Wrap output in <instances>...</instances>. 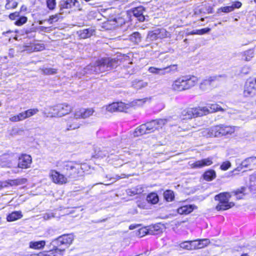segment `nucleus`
Instances as JSON below:
<instances>
[{
	"label": "nucleus",
	"instance_id": "49530a36",
	"mask_svg": "<svg viewBox=\"0 0 256 256\" xmlns=\"http://www.w3.org/2000/svg\"><path fill=\"white\" fill-rule=\"evenodd\" d=\"M180 248L188 250H192V242L190 241H185L180 244Z\"/></svg>",
	"mask_w": 256,
	"mask_h": 256
},
{
	"label": "nucleus",
	"instance_id": "680f3d73",
	"mask_svg": "<svg viewBox=\"0 0 256 256\" xmlns=\"http://www.w3.org/2000/svg\"><path fill=\"white\" fill-rule=\"evenodd\" d=\"M58 20V15H53L50 17V18L48 20V22L51 24L54 22H56Z\"/></svg>",
	"mask_w": 256,
	"mask_h": 256
},
{
	"label": "nucleus",
	"instance_id": "603ef678",
	"mask_svg": "<svg viewBox=\"0 0 256 256\" xmlns=\"http://www.w3.org/2000/svg\"><path fill=\"white\" fill-rule=\"evenodd\" d=\"M150 98H146L142 99H138L134 101V102L138 106H142L146 102H150Z\"/></svg>",
	"mask_w": 256,
	"mask_h": 256
},
{
	"label": "nucleus",
	"instance_id": "f03ea898",
	"mask_svg": "<svg viewBox=\"0 0 256 256\" xmlns=\"http://www.w3.org/2000/svg\"><path fill=\"white\" fill-rule=\"evenodd\" d=\"M198 82V78L194 76H183L174 80L171 86L172 90L183 91L188 90L195 86Z\"/></svg>",
	"mask_w": 256,
	"mask_h": 256
},
{
	"label": "nucleus",
	"instance_id": "c756f323",
	"mask_svg": "<svg viewBox=\"0 0 256 256\" xmlns=\"http://www.w3.org/2000/svg\"><path fill=\"white\" fill-rule=\"evenodd\" d=\"M234 206L233 202H218L216 207L217 210H224L231 208Z\"/></svg>",
	"mask_w": 256,
	"mask_h": 256
},
{
	"label": "nucleus",
	"instance_id": "ea45409f",
	"mask_svg": "<svg viewBox=\"0 0 256 256\" xmlns=\"http://www.w3.org/2000/svg\"><path fill=\"white\" fill-rule=\"evenodd\" d=\"M130 40L134 43L138 44L141 41V36L139 32H134L130 36Z\"/></svg>",
	"mask_w": 256,
	"mask_h": 256
},
{
	"label": "nucleus",
	"instance_id": "8fccbe9b",
	"mask_svg": "<svg viewBox=\"0 0 256 256\" xmlns=\"http://www.w3.org/2000/svg\"><path fill=\"white\" fill-rule=\"evenodd\" d=\"M56 106H49L48 107H46L44 108V111L42 112L43 114L46 116V117H49V116H48V112H57V110H56Z\"/></svg>",
	"mask_w": 256,
	"mask_h": 256
},
{
	"label": "nucleus",
	"instance_id": "79ce46f5",
	"mask_svg": "<svg viewBox=\"0 0 256 256\" xmlns=\"http://www.w3.org/2000/svg\"><path fill=\"white\" fill-rule=\"evenodd\" d=\"M10 186H16L15 180H9L7 181L0 182V189Z\"/></svg>",
	"mask_w": 256,
	"mask_h": 256
},
{
	"label": "nucleus",
	"instance_id": "6ab92c4d",
	"mask_svg": "<svg viewBox=\"0 0 256 256\" xmlns=\"http://www.w3.org/2000/svg\"><path fill=\"white\" fill-rule=\"evenodd\" d=\"M192 249H200L207 246L210 243V240L208 238L198 239L194 240H191Z\"/></svg>",
	"mask_w": 256,
	"mask_h": 256
},
{
	"label": "nucleus",
	"instance_id": "5701e85b",
	"mask_svg": "<svg viewBox=\"0 0 256 256\" xmlns=\"http://www.w3.org/2000/svg\"><path fill=\"white\" fill-rule=\"evenodd\" d=\"M73 0H64L60 3V10L64 12V10H68V12H72Z\"/></svg>",
	"mask_w": 256,
	"mask_h": 256
},
{
	"label": "nucleus",
	"instance_id": "13d9d810",
	"mask_svg": "<svg viewBox=\"0 0 256 256\" xmlns=\"http://www.w3.org/2000/svg\"><path fill=\"white\" fill-rule=\"evenodd\" d=\"M231 166L230 162L228 161H226L222 164L220 166V168L223 170H226L230 168Z\"/></svg>",
	"mask_w": 256,
	"mask_h": 256
},
{
	"label": "nucleus",
	"instance_id": "4c0bfd02",
	"mask_svg": "<svg viewBox=\"0 0 256 256\" xmlns=\"http://www.w3.org/2000/svg\"><path fill=\"white\" fill-rule=\"evenodd\" d=\"M146 200L152 204H156L158 202V196L156 193L152 192L147 196Z\"/></svg>",
	"mask_w": 256,
	"mask_h": 256
},
{
	"label": "nucleus",
	"instance_id": "cd10ccee",
	"mask_svg": "<svg viewBox=\"0 0 256 256\" xmlns=\"http://www.w3.org/2000/svg\"><path fill=\"white\" fill-rule=\"evenodd\" d=\"M203 178L206 181H212L216 177V172L213 170H209L206 171L202 175Z\"/></svg>",
	"mask_w": 256,
	"mask_h": 256
},
{
	"label": "nucleus",
	"instance_id": "bf43d9fd",
	"mask_svg": "<svg viewBox=\"0 0 256 256\" xmlns=\"http://www.w3.org/2000/svg\"><path fill=\"white\" fill-rule=\"evenodd\" d=\"M210 28H202L200 30H197V32L198 35H202L208 33L210 32Z\"/></svg>",
	"mask_w": 256,
	"mask_h": 256
},
{
	"label": "nucleus",
	"instance_id": "f704fd0d",
	"mask_svg": "<svg viewBox=\"0 0 256 256\" xmlns=\"http://www.w3.org/2000/svg\"><path fill=\"white\" fill-rule=\"evenodd\" d=\"M169 68V67H166L164 68H156L155 67H150L148 68V72L150 73L157 74L160 75H164L166 74V70Z\"/></svg>",
	"mask_w": 256,
	"mask_h": 256
},
{
	"label": "nucleus",
	"instance_id": "393cba45",
	"mask_svg": "<svg viewBox=\"0 0 256 256\" xmlns=\"http://www.w3.org/2000/svg\"><path fill=\"white\" fill-rule=\"evenodd\" d=\"M256 164V157L252 156L246 158L241 163V166L248 168Z\"/></svg>",
	"mask_w": 256,
	"mask_h": 256
},
{
	"label": "nucleus",
	"instance_id": "4468645a",
	"mask_svg": "<svg viewBox=\"0 0 256 256\" xmlns=\"http://www.w3.org/2000/svg\"><path fill=\"white\" fill-rule=\"evenodd\" d=\"M129 106L122 102H113L106 106V110L110 112L116 111L124 112L127 110Z\"/></svg>",
	"mask_w": 256,
	"mask_h": 256
},
{
	"label": "nucleus",
	"instance_id": "2f4dec72",
	"mask_svg": "<svg viewBox=\"0 0 256 256\" xmlns=\"http://www.w3.org/2000/svg\"><path fill=\"white\" fill-rule=\"evenodd\" d=\"M164 225H148L150 234H158L162 232V228L160 226Z\"/></svg>",
	"mask_w": 256,
	"mask_h": 256
},
{
	"label": "nucleus",
	"instance_id": "2eb2a0df",
	"mask_svg": "<svg viewBox=\"0 0 256 256\" xmlns=\"http://www.w3.org/2000/svg\"><path fill=\"white\" fill-rule=\"evenodd\" d=\"M200 108L202 116L206 115L209 113L224 110L223 108L216 104H208L206 106H200Z\"/></svg>",
	"mask_w": 256,
	"mask_h": 256
},
{
	"label": "nucleus",
	"instance_id": "dca6fc26",
	"mask_svg": "<svg viewBox=\"0 0 256 256\" xmlns=\"http://www.w3.org/2000/svg\"><path fill=\"white\" fill-rule=\"evenodd\" d=\"M94 110L92 108H80L74 112V116L76 118H86L92 115Z\"/></svg>",
	"mask_w": 256,
	"mask_h": 256
},
{
	"label": "nucleus",
	"instance_id": "f3484780",
	"mask_svg": "<svg viewBox=\"0 0 256 256\" xmlns=\"http://www.w3.org/2000/svg\"><path fill=\"white\" fill-rule=\"evenodd\" d=\"M142 225H130V230H134L137 228L136 232V235L141 238L147 234H150V228L148 225L140 228Z\"/></svg>",
	"mask_w": 256,
	"mask_h": 256
},
{
	"label": "nucleus",
	"instance_id": "e2e57ef3",
	"mask_svg": "<svg viewBox=\"0 0 256 256\" xmlns=\"http://www.w3.org/2000/svg\"><path fill=\"white\" fill-rule=\"evenodd\" d=\"M20 13L18 12H15L12 13L9 15V18L11 20H15L16 18L19 16Z\"/></svg>",
	"mask_w": 256,
	"mask_h": 256
},
{
	"label": "nucleus",
	"instance_id": "f8f14e48",
	"mask_svg": "<svg viewBox=\"0 0 256 256\" xmlns=\"http://www.w3.org/2000/svg\"><path fill=\"white\" fill-rule=\"evenodd\" d=\"M212 164V158H208L194 162H189L188 165L192 168H200L204 166H209Z\"/></svg>",
	"mask_w": 256,
	"mask_h": 256
},
{
	"label": "nucleus",
	"instance_id": "9b49d317",
	"mask_svg": "<svg viewBox=\"0 0 256 256\" xmlns=\"http://www.w3.org/2000/svg\"><path fill=\"white\" fill-rule=\"evenodd\" d=\"M214 131L216 132V137L231 134L234 132V128L223 125L214 126Z\"/></svg>",
	"mask_w": 256,
	"mask_h": 256
},
{
	"label": "nucleus",
	"instance_id": "7c9ffc66",
	"mask_svg": "<svg viewBox=\"0 0 256 256\" xmlns=\"http://www.w3.org/2000/svg\"><path fill=\"white\" fill-rule=\"evenodd\" d=\"M27 118L25 111L19 113L16 116H12L10 118V121L12 122H18L22 121Z\"/></svg>",
	"mask_w": 256,
	"mask_h": 256
},
{
	"label": "nucleus",
	"instance_id": "864d4df0",
	"mask_svg": "<svg viewBox=\"0 0 256 256\" xmlns=\"http://www.w3.org/2000/svg\"><path fill=\"white\" fill-rule=\"evenodd\" d=\"M47 7L48 9L52 10L56 6V0H46Z\"/></svg>",
	"mask_w": 256,
	"mask_h": 256
},
{
	"label": "nucleus",
	"instance_id": "5fc2aeb1",
	"mask_svg": "<svg viewBox=\"0 0 256 256\" xmlns=\"http://www.w3.org/2000/svg\"><path fill=\"white\" fill-rule=\"evenodd\" d=\"M42 70L46 74H52L56 73V70L52 68H44Z\"/></svg>",
	"mask_w": 256,
	"mask_h": 256
},
{
	"label": "nucleus",
	"instance_id": "052dcab7",
	"mask_svg": "<svg viewBox=\"0 0 256 256\" xmlns=\"http://www.w3.org/2000/svg\"><path fill=\"white\" fill-rule=\"evenodd\" d=\"M34 51H40L44 48V46L42 44H37L34 45Z\"/></svg>",
	"mask_w": 256,
	"mask_h": 256
},
{
	"label": "nucleus",
	"instance_id": "6e6d98bb",
	"mask_svg": "<svg viewBox=\"0 0 256 256\" xmlns=\"http://www.w3.org/2000/svg\"><path fill=\"white\" fill-rule=\"evenodd\" d=\"M16 186H20L25 184L27 182V179L26 178H18L15 179Z\"/></svg>",
	"mask_w": 256,
	"mask_h": 256
},
{
	"label": "nucleus",
	"instance_id": "412c9836",
	"mask_svg": "<svg viewBox=\"0 0 256 256\" xmlns=\"http://www.w3.org/2000/svg\"><path fill=\"white\" fill-rule=\"evenodd\" d=\"M144 10L145 9L143 6H140L134 8L132 12L134 16L137 18L140 22H144L145 20L144 16L143 14Z\"/></svg>",
	"mask_w": 256,
	"mask_h": 256
},
{
	"label": "nucleus",
	"instance_id": "7ed1b4c3",
	"mask_svg": "<svg viewBox=\"0 0 256 256\" xmlns=\"http://www.w3.org/2000/svg\"><path fill=\"white\" fill-rule=\"evenodd\" d=\"M64 170L68 178H76L82 176L84 172L82 166L78 163L70 162L64 165Z\"/></svg>",
	"mask_w": 256,
	"mask_h": 256
},
{
	"label": "nucleus",
	"instance_id": "de8ad7c7",
	"mask_svg": "<svg viewBox=\"0 0 256 256\" xmlns=\"http://www.w3.org/2000/svg\"><path fill=\"white\" fill-rule=\"evenodd\" d=\"M39 112V110L37 108H30L26 110H25L26 118H28L36 114Z\"/></svg>",
	"mask_w": 256,
	"mask_h": 256
},
{
	"label": "nucleus",
	"instance_id": "4d7b16f0",
	"mask_svg": "<svg viewBox=\"0 0 256 256\" xmlns=\"http://www.w3.org/2000/svg\"><path fill=\"white\" fill-rule=\"evenodd\" d=\"M34 32V28L30 27V28H24V30H21L20 34L22 35H24V34H28Z\"/></svg>",
	"mask_w": 256,
	"mask_h": 256
},
{
	"label": "nucleus",
	"instance_id": "c03bdc74",
	"mask_svg": "<svg viewBox=\"0 0 256 256\" xmlns=\"http://www.w3.org/2000/svg\"><path fill=\"white\" fill-rule=\"evenodd\" d=\"M82 4L77 0H73L72 2V11H82Z\"/></svg>",
	"mask_w": 256,
	"mask_h": 256
},
{
	"label": "nucleus",
	"instance_id": "338daca9",
	"mask_svg": "<svg viewBox=\"0 0 256 256\" xmlns=\"http://www.w3.org/2000/svg\"><path fill=\"white\" fill-rule=\"evenodd\" d=\"M38 29L40 31H45L46 28L43 26H40L38 28Z\"/></svg>",
	"mask_w": 256,
	"mask_h": 256
},
{
	"label": "nucleus",
	"instance_id": "bb28decb",
	"mask_svg": "<svg viewBox=\"0 0 256 256\" xmlns=\"http://www.w3.org/2000/svg\"><path fill=\"white\" fill-rule=\"evenodd\" d=\"M230 195L228 192L221 193L215 196V200H218V202H229Z\"/></svg>",
	"mask_w": 256,
	"mask_h": 256
},
{
	"label": "nucleus",
	"instance_id": "6e6552de",
	"mask_svg": "<svg viewBox=\"0 0 256 256\" xmlns=\"http://www.w3.org/2000/svg\"><path fill=\"white\" fill-rule=\"evenodd\" d=\"M256 82L252 80H248L244 86L243 94L245 97H252L256 95Z\"/></svg>",
	"mask_w": 256,
	"mask_h": 256
},
{
	"label": "nucleus",
	"instance_id": "4be33fe9",
	"mask_svg": "<svg viewBox=\"0 0 256 256\" xmlns=\"http://www.w3.org/2000/svg\"><path fill=\"white\" fill-rule=\"evenodd\" d=\"M64 249L53 248L48 251L44 252L42 256H63Z\"/></svg>",
	"mask_w": 256,
	"mask_h": 256
},
{
	"label": "nucleus",
	"instance_id": "a18cd8bd",
	"mask_svg": "<svg viewBox=\"0 0 256 256\" xmlns=\"http://www.w3.org/2000/svg\"><path fill=\"white\" fill-rule=\"evenodd\" d=\"M143 192L142 188L141 186H138L136 188L129 190L128 193L130 194H137L142 193Z\"/></svg>",
	"mask_w": 256,
	"mask_h": 256
},
{
	"label": "nucleus",
	"instance_id": "aec40b11",
	"mask_svg": "<svg viewBox=\"0 0 256 256\" xmlns=\"http://www.w3.org/2000/svg\"><path fill=\"white\" fill-rule=\"evenodd\" d=\"M242 4L240 2H235L231 6L221 7L218 10V13L222 12L224 13H228L234 10V8H239L241 7Z\"/></svg>",
	"mask_w": 256,
	"mask_h": 256
},
{
	"label": "nucleus",
	"instance_id": "72a5a7b5",
	"mask_svg": "<svg viewBox=\"0 0 256 256\" xmlns=\"http://www.w3.org/2000/svg\"><path fill=\"white\" fill-rule=\"evenodd\" d=\"M78 118H76L74 116V118L72 120V122H68V130H74L80 128L81 124L78 122Z\"/></svg>",
	"mask_w": 256,
	"mask_h": 256
},
{
	"label": "nucleus",
	"instance_id": "1a4fd4ad",
	"mask_svg": "<svg viewBox=\"0 0 256 256\" xmlns=\"http://www.w3.org/2000/svg\"><path fill=\"white\" fill-rule=\"evenodd\" d=\"M218 79L216 76H212L202 80L200 83L199 88L202 91L210 90L213 86V84Z\"/></svg>",
	"mask_w": 256,
	"mask_h": 256
},
{
	"label": "nucleus",
	"instance_id": "37998d69",
	"mask_svg": "<svg viewBox=\"0 0 256 256\" xmlns=\"http://www.w3.org/2000/svg\"><path fill=\"white\" fill-rule=\"evenodd\" d=\"M164 196L166 200L168 202H171L174 198V194L172 191L167 190L164 192Z\"/></svg>",
	"mask_w": 256,
	"mask_h": 256
},
{
	"label": "nucleus",
	"instance_id": "ddd939ff",
	"mask_svg": "<svg viewBox=\"0 0 256 256\" xmlns=\"http://www.w3.org/2000/svg\"><path fill=\"white\" fill-rule=\"evenodd\" d=\"M32 162L30 156L26 154H22L18 159V167L21 168H30Z\"/></svg>",
	"mask_w": 256,
	"mask_h": 256
},
{
	"label": "nucleus",
	"instance_id": "a19ab883",
	"mask_svg": "<svg viewBox=\"0 0 256 256\" xmlns=\"http://www.w3.org/2000/svg\"><path fill=\"white\" fill-rule=\"evenodd\" d=\"M148 83L142 80H134L132 82L133 86L136 89H140L146 86Z\"/></svg>",
	"mask_w": 256,
	"mask_h": 256
},
{
	"label": "nucleus",
	"instance_id": "f257e3e1",
	"mask_svg": "<svg viewBox=\"0 0 256 256\" xmlns=\"http://www.w3.org/2000/svg\"><path fill=\"white\" fill-rule=\"evenodd\" d=\"M117 64L118 62L116 60L104 58L96 62L94 65L88 66L86 70H90V73H100L114 68Z\"/></svg>",
	"mask_w": 256,
	"mask_h": 256
},
{
	"label": "nucleus",
	"instance_id": "0eeeda50",
	"mask_svg": "<svg viewBox=\"0 0 256 256\" xmlns=\"http://www.w3.org/2000/svg\"><path fill=\"white\" fill-rule=\"evenodd\" d=\"M166 122V119H159L146 122L144 124V126H146V130L148 134L162 128Z\"/></svg>",
	"mask_w": 256,
	"mask_h": 256
},
{
	"label": "nucleus",
	"instance_id": "69168bd1",
	"mask_svg": "<svg viewBox=\"0 0 256 256\" xmlns=\"http://www.w3.org/2000/svg\"><path fill=\"white\" fill-rule=\"evenodd\" d=\"M138 206L140 207V208H146V204H144V203H141V204H138Z\"/></svg>",
	"mask_w": 256,
	"mask_h": 256
},
{
	"label": "nucleus",
	"instance_id": "0e129e2a",
	"mask_svg": "<svg viewBox=\"0 0 256 256\" xmlns=\"http://www.w3.org/2000/svg\"><path fill=\"white\" fill-rule=\"evenodd\" d=\"M198 34L197 30H194L187 33V35Z\"/></svg>",
	"mask_w": 256,
	"mask_h": 256
},
{
	"label": "nucleus",
	"instance_id": "c9c22d12",
	"mask_svg": "<svg viewBox=\"0 0 256 256\" xmlns=\"http://www.w3.org/2000/svg\"><path fill=\"white\" fill-rule=\"evenodd\" d=\"M45 244L44 240L31 242H30V247L33 249L38 250L43 248Z\"/></svg>",
	"mask_w": 256,
	"mask_h": 256
},
{
	"label": "nucleus",
	"instance_id": "9d476101",
	"mask_svg": "<svg viewBox=\"0 0 256 256\" xmlns=\"http://www.w3.org/2000/svg\"><path fill=\"white\" fill-rule=\"evenodd\" d=\"M50 176L52 182L56 184H62L68 182L67 176L56 170H52L50 172Z\"/></svg>",
	"mask_w": 256,
	"mask_h": 256
},
{
	"label": "nucleus",
	"instance_id": "09e8293b",
	"mask_svg": "<svg viewBox=\"0 0 256 256\" xmlns=\"http://www.w3.org/2000/svg\"><path fill=\"white\" fill-rule=\"evenodd\" d=\"M18 3L14 0H6V9L14 8L16 7Z\"/></svg>",
	"mask_w": 256,
	"mask_h": 256
},
{
	"label": "nucleus",
	"instance_id": "e433bc0d",
	"mask_svg": "<svg viewBox=\"0 0 256 256\" xmlns=\"http://www.w3.org/2000/svg\"><path fill=\"white\" fill-rule=\"evenodd\" d=\"M148 134L146 130V126L142 124L138 127L134 132V136H138L144 134Z\"/></svg>",
	"mask_w": 256,
	"mask_h": 256
},
{
	"label": "nucleus",
	"instance_id": "423d86ee",
	"mask_svg": "<svg viewBox=\"0 0 256 256\" xmlns=\"http://www.w3.org/2000/svg\"><path fill=\"white\" fill-rule=\"evenodd\" d=\"M182 115L184 119H190L192 118L202 116V113L201 112L200 106H198L186 108L182 112Z\"/></svg>",
	"mask_w": 256,
	"mask_h": 256
},
{
	"label": "nucleus",
	"instance_id": "a211bd4d",
	"mask_svg": "<svg viewBox=\"0 0 256 256\" xmlns=\"http://www.w3.org/2000/svg\"><path fill=\"white\" fill-rule=\"evenodd\" d=\"M166 34V31L164 29L156 30L148 32L147 40H154L158 38H161Z\"/></svg>",
	"mask_w": 256,
	"mask_h": 256
},
{
	"label": "nucleus",
	"instance_id": "3c124183",
	"mask_svg": "<svg viewBox=\"0 0 256 256\" xmlns=\"http://www.w3.org/2000/svg\"><path fill=\"white\" fill-rule=\"evenodd\" d=\"M28 18L26 17L22 16L18 18L14 22L15 24L18 26H20L27 22Z\"/></svg>",
	"mask_w": 256,
	"mask_h": 256
},
{
	"label": "nucleus",
	"instance_id": "b1692460",
	"mask_svg": "<svg viewBox=\"0 0 256 256\" xmlns=\"http://www.w3.org/2000/svg\"><path fill=\"white\" fill-rule=\"evenodd\" d=\"M94 32V29L89 28L80 30L78 32V34L81 38H86L92 36Z\"/></svg>",
	"mask_w": 256,
	"mask_h": 256
},
{
	"label": "nucleus",
	"instance_id": "58836bf2",
	"mask_svg": "<svg viewBox=\"0 0 256 256\" xmlns=\"http://www.w3.org/2000/svg\"><path fill=\"white\" fill-rule=\"evenodd\" d=\"M214 127L210 128H206L202 130V134L203 136L206 137H216V134L215 130L214 131Z\"/></svg>",
	"mask_w": 256,
	"mask_h": 256
},
{
	"label": "nucleus",
	"instance_id": "473e14b6",
	"mask_svg": "<svg viewBox=\"0 0 256 256\" xmlns=\"http://www.w3.org/2000/svg\"><path fill=\"white\" fill-rule=\"evenodd\" d=\"M242 58L246 61H249L254 56V52L252 49L242 52L240 54Z\"/></svg>",
	"mask_w": 256,
	"mask_h": 256
},
{
	"label": "nucleus",
	"instance_id": "a878e982",
	"mask_svg": "<svg viewBox=\"0 0 256 256\" xmlns=\"http://www.w3.org/2000/svg\"><path fill=\"white\" fill-rule=\"evenodd\" d=\"M194 208L193 205L184 206L178 209V212L180 214H188L194 210Z\"/></svg>",
	"mask_w": 256,
	"mask_h": 256
},
{
	"label": "nucleus",
	"instance_id": "774afa93",
	"mask_svg": "<svg viewBox=\"0 0 256 256\" xmlns=\"http://www.w3.org/2000/svg\"><path fill=\"white\" fill-rule=\"evenodd\" d=\"M52 216H53L52 215L51 216V214H46V215H45L44 216V219H48V218H50Z\"/></svg>",
	"mask_w": 256,
	"mask_h": 256
},
{
	"label": "nucleus",
	"instance_id": "c85d7f7f",
	"mask_svg": "<svg viewBox=\"0 0 256 256\" xmlns=\"http://www.w3.org/2000/svg\"><path fill=\"white\" fill-rule=\"evenodd\" d=\"M22 216L21 211H15L9 214L7 216L8 222H13L18 220Z\"/></svg>",
	"mask_w": 256,
	"mask_h": 256
},
{
	"label": "nucleus",
	"instance_id": "39448f33",
	"mask_svg": "<svg viewBox=\"0 0 256 256\" xmlns=\"http://www.w3.org/2000/svg\"><path fill=\"white\" fill-rule=\"evenodd\" d=\"M55 109L57 110V112H48L49 114H48V116H50V117H61L70 112L72 108L68 104L64 103L56 105Z\"/></svg>",
	"mask_w": 256,
	"mask_h": 256
},
{
	"label": "nucleus",
	"instance_id": "20e7f679",
	"mask_svg": "<svg viewBox=\"0 0 256 256\" xmlns=\"http://www.w3.org/2000/svg\"><path fill=\"white\" fill-rule=\"evenodd\" d=\"M74 240V236L72 234H64L56 239L53 240L50 244L54 246V248L64 246V248H68L72 243Z\"/></svg>",
	"mask_w": 256,
	"mask_h": 256
}]
</instances>
